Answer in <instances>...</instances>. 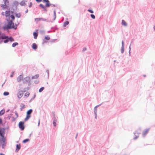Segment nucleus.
Segmentation results:
<instances>
[{
	"mask_svg": "<svg viewBox=\"0 0 155 155\" xmlns=\"http://www.w3.org/2000/svg\"><path fill=\"white\" fill-rule=\"evenodd\" d=\"M12 28L16 29L17 28V26L14 25V24L12 20H10L7 25L4 26L3 27V28L4 30Z\"/></svg>",
	"mask_w": 155,
	"mask_h": 155,
	"instance_id": "f257e3e1",
	"label": "nucleus"
},
{
	"mask_svg": "<svg viewBox=\"0 0 155 155\" xmlns=\"http://www.w3.org/2000/svg\"><path fill=\"white\" fill-rule=\"evenodd\" d=\"M32 112V110L31 109H30L28 110L27 112V115L25 119V121H26L28 120L29 118L31 117V114Z\"/></svg>",
	"mask_w": 155,
	"mask_h": 155,
	"instance_id": "f03ea898",
	"label": "nucleus"
},
{
	"mask_svg": "<svg viewBox=\"0 0 155 155\" xmlns=\"http://www.w3.org/2000/svg\"><path fill=\"white\" fill-rule=\"evenodd\" d=\"M5 134L4 129L3 128H0V136L2 138V141L4 143L5 142V139L4 138V135Z\"/></svg>",
	"mask_w": 155,
	"mask_h": 155,
	"instance_id": "7ed1b4c3",
	"label": "nucleus"
},
{
	"mask_svg": "<svg viewBox=\"0 0 155 155\" xmlns=\"http://www.w3.org/2000/svg\"><path fill=\"white\" fill-rule=\"evenodd\" d=\"M9 2L7 0H5L4 1V4L1 5V7L3 9L7 8V5L8 4Z\"/></svg>",
	"mask_w": 155,
	"mask_h": 155,
	"instance_id": "20e7f679",
	"label": "nucleus"
},
{
	"mask_svg": "<svg viewBox=\"0 0 155 155\" xmlns=\"http://www.w3.org/2000/svg\"><path fill=\"white\" fill-rule=\"evenodd\" d=\"M24 123L23 122L20 121L19 122L18 124V126L19 128L21 130H23L24 129Z\"/></svg>",
	"mask_w": 155,
	"mask_h": 155,
	"instance_id": "39448f33",
	"label": "nucleus"
},
{
	"mask_svg": "<svg viewBox=\"0 0 155 155\" xmlns=\"http://www.w3.org/2000/svg\"><path fill=\"white\" fill-rule=\"evenodd\" d=\"M24 94V92L22 91H20L18 94V97L19 98H21L23 96Z\"/></svg>",
	"mask_w": 155,
	"mask_h": 155,
	"instance_id": "423d86ee",
	"label": "nucleus"
},
{
	"mask_svg": "<svg viewBox=\"0 0 155 155\" xmlns=\"http://www.w3.org/2000/svg\"><path fill=\"white\" fill-rule=\"evenodd\" d=\"M150 130V128L144 130L142 133V135L144 137L148 133Z\"/></svg>",
	"mask_w": 155,
	"mask_h": 155,
	"instance_id": "0eeeda50",
	"label": "nucleus"
},
{
	"mask_svg": "<svg viewBox=\"0 0 155 155\" xmlns=\"http://www.w3.org/2000/svg\"><path fill=\"white\" fill-rule=\"evenodd\" d=\"M35 21L36 22H37L38 21H40L41 20H42L44 21H46V19H44L43 18H36L35 19Z\"/></svg>",
	"mask_w": 155,
	"mask_h": 155,
	"instance_id": "6e6552de",
	"label": "nucleus"
},
{
	"mask_svg": "<svg viewBox=\"0 0 155 155\" xmlns=\"http://www.w3.org/2000/svg\"><path fill=\"white\" fill-rule=\"evenodd\" d=\"M43 2H46V6L47 7H49L50 5V4L48 0H43Z\"/></svg>",
	"mask_w": 155,
	"mask_h": 155,
	"instance_id": "1a4fd4ad",
	"label": "nucleus"
},
{
	"mask_svg": "<svg viewBox=\"0 0 155 155\" xmlns=\"http://www.w3.org/2000/svg\"><path fill=\"white\" fill-rule=\"evenodd\" d=\"M23 76L21 75H20L18 77L17 80L18 82H20L23 79Z\"/></svg>",
	"mask_w": 155,
	"mask_h": 155,
	"instance_id": "9d476101",
	"label": "nucleus"
},
{
	"mask_svg": "<svg viewBox=\"0 0 155 155\" xmlns=\"http://www.w3.org/2000/svg\"><path fill=\"white\" fill-rule=\"evenodd\" d=\"M16 149L15 150V151L17 152L20 149V144H17L16 146Z\"/></svg>",
	"mask_w": 155,
	"mask_h": 155,
	"instance_id": "9b49d317",
	"label": "nucleus"
},
{
	"mask_svg": "<svg viewBox=\"0 0 155 155\" xmlns=\"http://www.w3.org/2000/svg\"><path fill=\"white\" fill-rule=\"evenodd\" d=\"M10 14V12L9 11H7L5 12V16L6 17H8Z\"/></svg>",
	"mask_w": 155,
	"mask_h": 155,
	"instance_id": "f8f14e48",
	"label": "nucleus"
},
{
	"mask_svg": "<svg viewBox=\"0 0 155 155\" xmlns=\"http://www.w3.org/2000/svg\"><path fill=\"white\" fill-rule=\"evenodd\" d=\"M32 48L34 50H36L37 48V45L35 43L33 44Z\"/></svg>",
	"mask_w": 155,
	"mask_h": 155,
	"instance_id": "ddd939ff",
	"label": "nucleus"
},
{
	"mask_svg": "<svg viewBox=\"0 0 155 155\" xmlns=\"http://www.w3.org/2000/svg\"><path fill=\"white\" fill-rule=\"evenodd\" d=\"M8 38V36H6L4 35H2L0 37V38L2 39H6L7 38Z\"/></svg>",
	"mask_w": 155,
	"mask_h": 155,
	"instance_id": "4468645a",
	"label": "nucleus"
},
{
	"mask_svg": "<svg viewBox=\"0 0 155 155\" xmlns=\"http://www.w3.org/2000/svg\"><path fill=\"white\" fill-rule=\"evenodd\" d=\"M33 35L34 36V38L35 39H36L38 35V33L35 32H33Z\"/></svg>",
	"mask_w": 155,
	"mask_h": 155,
	"instance_id": "2eb2a0df",
	"label": "nucleus"
},
{
	"mask_svg": "<svg viewBox=\"0 0 155 155\" xmlns=\"http://www.w3.org/2000/svg\"><path fill=\"white\" fill-rule=\"evenodd\" d=\"M25 108V106L23 104H21V107H20V110H22L23 109Z\"/></svg>",
	"mask_w": 155,
	"mask_h": 155,
	"instance_id": "dca6fc26",
	"label": "nucleus"
},
{
	"mask_svg": "<svg viewBox=\"0 0 155 155\" xmlns=\"http://www.w3.org/2000/svg\"><path fill=\"white\" fill-rule=\"evenodd\" d=\"M122 25L126 26L127 25V24L126 21L124 20H123L122 21Z\"/></svg>",
	"mask_w": 155,
	"mask_h": 155,
	"instance_id": "f3484780",
	"label": "nucleus"
},
{
	"mask_svg": "<svg viewBox=\"0 0 155 155\" xmlns=\"http://www.w3.org/2000/svg\"><path fill=\"white\" fill-rule=\"evenodd\" d=\"M39 77V75L38 74L35 75V76H33L32 77V79H35Z\"/></svg>",
	"mask_w": 155,
	"mask_h": 155,
	"instance_id": "a211bd4d",
	"label": "nucleus"
},
{
	"mask_svg": "<svg viewBox=\"0 0 155 155\" xmlns=\"http://www.w3.org/2000/svg\"><path fill=\"white\" fill-rule=\"evenodd\" d=\"M15 15L16 17L18 18H19L21 17V14L20 13H15Z\"/></svg>",
	"mask_w": 155,
	"mask_h": 155,
	"instance_id": "6ab92c4d",
	"label": "nucleus"
},
{
	"mask_svg": "<svg viewBox=\"0 0 155 155\" xmlns=\"http://www.w3.org/2000/svg\"><path fill=\"white\" fill-rule=\"evenodd\" d=\"M69 23V22L68 21H65L64 23L63 26L64 27H65L67 25H68Z\"/></svg>",
	"mask_w": 155,
	"mask_h": 155,
	"instance_id": "aec40b11",
	"label": "nucleus"
},
{
	"mask_svg": "<svg viewBox=\"0 0 155 155\" xmlns=\"http://www.w3.org/2000/svg\"><path fill=\"white\" fill-rule=\"evenodd\" d=\"M20 5L21 6H24L25 5V2L22 1L20 3Z\"/></svg>",
	"mask_w": 155,
	"mask_h": 155,
	"instance_id": "412c9836",
	"label": "nucleus"
},
{
	"mask_svg": "<svg viewBox=\"0 0 155 155\" xmlns=\"http://www.w3.org/2000/svg\"><path fill=\"white\" fill-rule=\"evenodd\" d=\"M18 45V43L17 42H15L13 43L12 45V46L13 47H15L17 45Z\"/></svg>",
	"mask_w": 155,
	"mask_h": 155,
	"instance_id": "4be33fe9",
	"label": "nucleus"
},
{
	"mask_svg": "<svg viewBox=\"0 0 155 155\" xmlns=\"http://www.w3.org/2000/svg\"><path fill=\"white\" fill-rule=\"evenodd\" d=\"M8 41H14V39L12 38V37H10L8 38Z\"/></svg>",
	"mask_w": 155,
	"mask_h": 155,
	"instance_id": "5701e85b",
	"label": "nucleus"
},
{
	"mask_svg": "<svg viewBox=\"0 0 155 155\" xmlns=\"http://www.w3.org/2000/svg\"><path fill=\"white\" fill-rule=\"evenodd\" d=\"M5 113L4 110H2L0 111V115H2Z\"/></svg>",
	"mask_w": 155,
	"mask_h": 155,
	"instance_id": "b1692460",
	"label": "nucleus"
},
{
	"mask_svg": "<svg viewBox=\"0 0 155 155\" xmlns=\"http://www.w3.org/2000/svg\"><path fill=\"white\" fill-rule=\"evenodd\" d=\"M10 17L12 18V20H12V21L14 20L15 18L14 15H11L10 16Z\"/></svg>",
	"mask_w": 155,
	"mask_h": 155,
	"instance_id": "393cba45",
	"label": "nucleus"
},
{
	"mask_svg": "<svg viewBox=\"0 0 155 155\" xmlns=\"http://www.w3.org/2000/svg\"><path fill=\"white\" fill-rule=\"evenodd\" d=\"M29 140V139H26L25 140H24L23 142V143H26V142L28 141Z\"/></svg>",
	"mask_w": 155,
	"mask_h": 155,
	"instance_id": "a878e982",
	"label": "nucleus"
},
{
	"mask_svg": "<svg viewBox=\"0 0 155 155\" xmlns=\"http://www.w3.org/2000/svg\"><path fill=\"white\" fill-rule=\"evenodd\" d=\"M9 94V93L8 92H5L4 93V95L5 96H7Z\"/></svg>",
	"mask_w": 155,
	"mask_h": 155,
	"instance_id": "bb28decb",
	"label": "nucleus"
},
{
	"mask_svg": "<svg viewBox=\"0 0 155 155\" xmlns=\"http://www.w3.org/2000/svg\"><path fill=\"white\" fill-rule=\"evenodd\" d=\"M44 89V87H42L39 90V92H41Z\"/></svg>",
	"mask_w": 155,
	"mask_h": 155,
	"instance_id": "cd10ccee",
	"label": "nucleus"
},
{
	"mask_svg": "<svg viewBox=\"0 0 155 155\" xmlns=\"http://www.w3.org/2000/svg\"><path fill=\"white\" fill-rule=\"evenodd\" d=\"M45 39L46 40H48L50 39V37L49 36H46L45 38Z\"/></svg>",
	"mask_w": 155,
	"mask_h": 155,
	"instance_id": "c85d7f7f",
	"label": "nucleus"
},
{
	"mask_svg": "<svg viewBox=\"0 0 155 155\" xmlns=\"http://www.w3.org/2000/svg\"><path fill=\"white\" fill-rule=\"evenodd\" d=\"M91 16L92 18L93 19H94L95 18V16L94 15L91 14Z\"/></svg>",
	"mask_w": 155,
	"mask_h": 155,
	"instance_id": "c756f323",
	"label": "nucleus"
},
{
	"mask_svg": "<svg viewBox=\"0 0 155 155\" xmlns=\"http://www.w3.org/2000/svg\"><path fill=\"white\" fill-rule=\"evenodd\" d=\"M87 11L90 12L91 13H94V12L93 11L91 10V9H88L87 10Z\"/></svg>",
	"mask_w": 155,
	"mask_h": 155,
	"instance_id": "7c9ffc66",
	"label": "nucleus"
},
{
	"mask_svg": "<svg viewBox=\"0 0 155 155\" xmlns=\"http://www.w3.org/2000/svg\"><path fill=\"white\" fill-rule=\"evenodd\" d=\"M9 41L8 39V38H7V39L4 41V42L5 43H7Z\"/></svg>",
	"mask_w": 155,
	"mask_h": 155,
	"instance_id": "2f4dec72",
	"label": "nucleus"
},
{
	"mask_svg": "<svg viewBox=\"0 0 155 155\" xmlns=\"http://www.w3.org/2000/svg\"><path fill=\"white\" fill-rule=\"evenodd\" d=\"M29 93H26L25 94V96H26L27 97H28L29 96Z\"/></svg>",
	"mask_w": 155,
	"mask_h": 155,
	"instance_id": "473e14b6",
	"label": "nucleus"
},
{
	"mask_svg": "<svg viewBox=\"0 0 155 155\" xmlns=\"http://www.w3.org/2000/svg\"><path fill=\"white\" fill-rule=\"evenodd\" d=\"M40 6L42 8H44V7L45 6H44L42 4H40Z\"/></svg>",
	"mask_w": 155,
	"mask_h": 155,
	"instance_id": "72a5a7b5",
	"label": "nucleus"
},
{
	"mask_svg": "<svg viewBox=\"0 0 155 155\" xmlns=\"http://www.w3.org/2000/svg\"><path fill=\"white\" fill-rule=\"evenodd\" d=\"M15 115H16V118H18V113H17V111H15Z\"/></svg>",
	"mask_w": 155,
	"mask_h": 155,
	"instance_id": "f704fd0d",
	"label": "nucleus"
},
{
	"mask_svg": "<svg viewBox=\"0 0 155 155\" xmlns=\"http://www.w3.org/2000/svg\"><path fill=\"white\" fill-rule=\"evenodd\" d=\"M54 20H55V19L56 17V13L55 11L54 12Z\"/></svg>",
	"mask_w": 155,
	"mask_h": 155,
	"instance_id": "c9c22d12",
	"label": "nucleus"
},
{
	"mask_svg": "<svg viewBox=\"0 0 155 155\" xmlns=\"http://www.w3.org/2000/svg\"><path fill=\"white\" fill-rule=\"evenodd\" d=\"M53 124L54 125V126H56V122H55V121H53Z\"/></svg>",
	"mask_w": 155,
	"mask_h": 155,
	"instance_id": "e433bc0d",
	"label": "nucleus"
},
{
	"mask_svg": "<svg viewBox=\"0 0 155 155\" xmlns=\"http://www.w3.org/2000/svg\"><path fill=\"white\" fill-rule=\"evenodd\" d=\"M37 2H41L42 0H35Z\"/></svg>",
	"mask_w": 155,
	"mask_h": 155,
	"instance_id": "4c0bfd02",
	"label": "nucleus"
},
{
	"mask_svg": "<svg viewBox=\"0 0 155 155\" xmlns=\"http://www.w3.org/2000/svg\"><path fill=\"white\" fill-rule=\"evenodd\" d=\"M43 9L45 11H47V10L46 8L45 7V6L44 7V8H43Z\"/></svg>",
	"mask_w": 155,
	"mask_h": 155,
	"instance_id": "58836bf2",
	"label": "nucleus"
},
{
	"mask_svg": "<svg viewBox=\"0 0 155 155\" xmlns=\"http://www.w3.org/2000/svg\"><path fill=\"white\" fill-rule=\"evenodd\" d=\"M31 2L30 3V5H29V7H31Z\"/></svg>",
	"mask_w": 155,
	"mask_h": 155,
	"instance_id": "ea45409f",
	"label": "nucleus"
},
{
	"mask_svg": "<svg viewBox=\"0 0 155 155\" xmlns=\"http://www.w3.org/2000/svg\"><path fill=\"white\" fill-rule=\"evenodd\" d=\"M86 50V48H83V50L84 51H85Z\"/></svg>",
	"mask_w": 155,
	"mask_h": 155,
	"instance_id": "a19ab883",
	"label": "nucleus"
},
{
	"mask_svg": "<svg viewBox=\"0 0 155 155\" xmlns=\"http://www.w3.org/2000/svg\"><path fill=\"white\" fill-rule=\"evenodd\" d=\"M138 137H136L135 138H134V139H136Z\"/></svg>",
	"mask_w": 155,
	"mask_h": 155,
	"instance_id": "79ce46f5",
	"label": "nucleus"
},
{
	"mask_svg": "<svg viewBox=\"0 0 155 155\" xmlns=\"http://www.w3.org/2000/svg\"><path fill=\"white\" fill-rule=\"evenodd\" d=\"M2 15H5L4 14V12H2Z\"/></svg>",
	"mask_w": 155,
	"mask_h": 155,
	"instance_id": "37998d69",
	"label": "nucleus"
},
{
	"mask_svg": "<svg viewBox=\"0 0 155 155\" xmlns=\"http://www.w3.org/2000/svg\"><path fill=\"white\" fill-rule=\"evenodd\" d=\"M2 122V120L1 119H0V124Z\"/></svg>",
	"mask_w": 155,
	"mask_h": 155,
	"instance_id": "c03bdc74",
	"label": "nucleus"
},
{
	"mask_svg": "<svg viewBox=\"0 0 155 155\" xmlns=\"http://www.w3.org/2000/svg\"><path fill=\"white\" fill-rule=\"evenodd\" d=\"M5 145L4 144H3L2 147V148H4V146H5Z\"/></svg>",
	"mask_w": 155,
	"mask_h": 155,
	"instance_id": "a18cd8bd",
	"label": "nucleus"
},
{
	"mask_svg": "<svg viewBox=\"0 0 155 155\" xmlns=\"http://www.w3.org/2000/svg\"><path fill=\"white\" fill-rule=\"evenodd\" d=\"M0 155H4V154H2V153H1L0 154Z\"/></svg>",
	"mask_w": 155,
	"mask_h": 155,
	"instance_id": "49530a36",
	"label": "nucleus"
},
{
	"mask_svg": "<svg viewBox=\"0 0 155 155\" xmlns=\"http://www.w3.org/2000/svg\"><path fill=\"white\" fill-rule=\"evenodd\" d=\"M28 10L27 9L26 11H25V12L26 13H27L28 12Z\"/></svg>",
	"mask_w": 155,
	"mask_h": 155,
	"instance_id": "de8ad7c7",
	"label": "nucleus"
},
{
	"mask_svg": "<svg viewBox=\"0 0 155 155\" xmlns=\"http://www.w3.org/2000/svg\"><path fill=\"white\" fill-rule=\"evenodd\" d=\"M123 44H124V42L123 41H122V45H123Z\"/></svg>",
	"mask_w": 155,
	"mask_h": 155,
	"instance_id": "09e8293b",
	"label": "nucleus"
},
{
	"mask_svg": "<svg viewBox=\"0 0 155 155\" xmlns=\"http://www.w3.org/2000/svg\"><path fill=\"white\" fill-rule=\"evenodd\" d=\"M11 77H12V75H11Z\"/></svg>",
	"mask_w": 155,
	"mask_h": 155,
	"instance_id": "8fccbe9b",
	"label": "nucleus"
}]
</instances>
